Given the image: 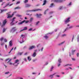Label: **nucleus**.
Here are the masks:
<instances>
[{
    "mask_svg": "<svg viewBox=\"0 0 79 79\" xmlns=\"http://www.w3.org/2000/svg\"><path fill=\"white\" fill-rule=\"evenodd\" d=\"M11 13V12H9L6 14V15H8V16L7 17V18H12L13 17V15H14V14L13 13L11 15H10V13Z\"/></svg>",
    "mask_w": 79,
    "mask_h": 79,
    "instance_id": "nucleus-1",
    "label": "nucleus"
},
{
    "mask_svg": "<svg viewBox=\"0 0 79 79\" xmlns=\"http://www.w3.org/2000/svg\"><path fill=\"white\" fill-rule=\"evenodd\" d=\"M42 11V9H38L32 10H28V11H32L35 12V11Z\"/></svg>",
    "mask_w": 79,
    "mask_h": 79,
    "instance_id": "nucleus-2",
    "label": "nucleus"
},
{
    "mask_svg": "<svg viewBox=\"0 0 79 79\" xmlns=\"http://www.w3.org/2000/svg\"><path fill=\"white\" fill-rule=\"evenodd\" d=\"M19 60H17L15 61V63L12 64H13V65H15V66H17L19 64V63H17L18 62H19Z\"/></svg>",
    "mask_w": 79,
    "mask_h": 79,
    "instance_id": "nucleus-3",
    "label": "nucleus"
},
{
    "mask_svg": "<svg viewBox=\"0 0 79 79\" xmlns=\"http://www.w3.org/2000/svg\"><path fill=\"white\" fill-rule=\"evenodd\" d=\"M52 2H54L56 3H59V2H62V0H52Z\"/></svg>",
    "mask_w": 79,
    "mask_h": 79,
    "instance_id": "nucleus-4",
    "label": "nucleus"
},
{
    "mask_svg": "<svg viewBox=\"0 0 79 79\" xmlns=\"http://www.w3.org/2000/svg\"><path fill=\"white\" fill-rule=\"evenodd\" d=\"M6 20L5 19L3 21V25H2L1 26L2 27H3V26H5V24H6Z\"/></svg>",
    "mask_w": 79,
    "mask_h": 79,
    "instance_id": "nucleus-5",
    "label": "nucleus"
},
{
    "mask_svg": "<svg viewBox=\"0 0 79 79\" xmlns=\"http://www.w3.org/2000/svg\"><path fill=\"white\" fill-rule=\"evenodd\" d=\"M17 30V29H16V27H13L12 28V29L11 30V31H13V32H15V31H16Z\"/></svg>",
    "mask_w": 79,
    "mask_h": 79,
    "instance_id": "nucleus-6",
    "label": "nucleus"
},
{
    "mask_svg": "<svg viewBox=\"0 0 79 79\" xmlns=\"http://www.w3.org/2000/svg\"><path fill=\"white\" fill-rule=\"evenodd\" d=\"M70 19V17L68 18L67 19V20L65 21V23H69V22L70 21V20H69Z\"/></svg>",
    "mask_w": 79,
    "mask_h": 79,
    "instance_id": "nucleus-7",
    "label": "nucleus"
},
{
    "mask_svg": "<svg viewBox=\"0 0 79 79\" xmlns=\"http://www.w3.org/2000/svg\"><path fill=\"white\" fill-rule=\"evenodd\" d=\"M37 51V50H35V52H33V53L32 54V56L33 57H35V56H36V53H35V52Z\"/></svg>",
    "mask_w": 79,
    "mask_h": 79,
    "instance_id": "nucleus-8",
    "label": "nucleus"
},
{
    "mask_svg": "<svg viewBox=\"0 0 79 79\" xmlns=\"http://www.w3.org/2000/svg\"><path fill=\"white\" fill-rule=\"evenodd\" d=\"M0 10L1 11V12H0V13H2V12H5L6 11L8 10V9H5L3 10H2L0 9Z\"/></svg>",
    "mask_w": 79,
    "mask_h": 79,
    "instance_id": "nucleus-9",
    "label": "nucleus"
},
{
    "mask_svg": "<svg viewBox=\"0 0 79 79\" xmlns=\"http://www.w3.org/2000/svg\"><path fill=\"white\" fill-rule=\"evenodd\" d=\"M31 5L29 4H25V8H28V7H30L31 6Z\"/></svg>",
    "mask_w": 79,
    "mask_h": 79,
    "instance_id": "nucleus-10",
    "label": "nucleus"
},
{
    "mask_svg": "<svg viewBox=\"0 0 79 79\" xmlns=\"http://www.w3.org/2000/svg\"><path fill=\"white\" fill-rule=\"evenodd\" d=\"M35 48V46H32L29 48V50H32V49H33V48Z\"/></svg>",
    "mask_w": 79,
    "mask_h": 79,
    "instance_id": "nucleus-11",
    "label": "nucleus"
},
{
    "mask_svg": "<svg viewBox=\"0 0 79 79\" xmlns=\"http://www.w3.org/2000/svg\"><path fill=\"white\" fill-rule=\"evenodd\" d=\"M24 22H26V20H23V21H22V22H20V23H18V24L19 25H20V24H23V23H24Z\"/></svg>",
    "mask_w": 79,
    "mask_h": 79,
    "instance_id": "nucleus-12",
    "label": "nucleus"
},
{
    "mask_svg": "<svg viewBox=\"0 0 79 79\" xmlns=\"http://www.w3.org/2000/svg\"><path fill=\"white\" fill-rule=\"evenodd\" d=\"M42 15L41 14H40L39 15L38 14H36L37 17L38 18H40V16H42Z\"/></svg>",
    "mask_w": 79,
    "mask_h": 79,
    "instance_id": "nucleus-13",
    "label": "nucleus"
},
{
    "mask_svg": "<svg viewBox=\"0 0 79 79\" xmlns=\"http://www.w3.org/2000/svg\"><path fill=\"white\" fill-rule=\"evenodd\" d=\"M9 45L10 47H12L13 46V43H12V41H10L9 43Z\"/></svg>",
    "mask_w": 79,
    "mask_h": 79,
    "instance_id": "nucleus-14",
    "label": "nucleus"
},
{
    "mask_svg": "<svg viewBox=\"0 0 79 79\" xmlns=\"http://www.w3.org/2000/svg\"><path fill=\"white\" fill-rule=\"evenodd\" d=\"M55 75V74H53L52 75H51L49 76L51 78V79L53 78V76Z\"/></svg>",
    "mask_w": 79,
    "mask_h": 79,
    "instance_id": "nucleus-15",
    "label": "nucleus"
},
{
    "mask_svg": "<svg viewBox=\"0 0 79 79\" xmlns=\"http://www.w3.org/2000/svg\"><path fill=\"white\" fill-rule=\"evenodd\" d=\"M55 6V4H54L52 3L51 5L50 6V7H53V6Z\"/></svg>",
    "mask_w": 79,
    "mask_h": 79,
    "instance_id": "nucleus-16",
    "label": "nucleus"
},
{
    "mask_svg": "<svg viewBox=\"0 0 79 79\" xmlns=\"http://www.w3.org/2000/svg\"><path fill=\"white\" fill-rule=\"evenodd\" d=\"M47 2V1L46 0H45L44 1V3L43 4V5H45V4H46V2Z\"/></svg>",
    "mask_w": 79,
    "mask_h": 79,
    "instance_id": "nucleus-17",
    "label": "nucleus"
},
{
    "mask_svg": "<svg viewBox=\"0 0 79 79\" xmlns=\"http://www.w3.org/2000/svg\"><path fill=\"white\" fill-rule=\"evenodd\" d=\"M28 60H29V61H30L31 60V58H30V57L28 56L27 57Z\"/></svg>",
    "mask_w": 79,
    "mask_h": 79,
    "instance_id": "nucleus-18",
    "label": "nucleus"
},
{
    "mask_svg": "<svg viewBox=\"0 0 79 79\" xmlns=\"http://www.w3.org/2000/svg\"><path fill=\"white\" fill-rule=\"evenodd\" d=\"M64 42H65V41H63V42H62V43L59 44V45H62V44H64Z\"/></svg>",
    "mask_w": 79,
    "mask_h": 79,
    "instance_id": "nucleus-19",
    "label": "nucleus"
},
{
    "mask_svg": "<svg viewBox=\"0 0 79 79\" xmlns=\"http://www.w3.org/2000/svg\"><path fill=\"white\" fill-rule=\"evenodd\" d=\"M72 66V64H67L65 65L64 66Z\"/></svg>",
    "mask_w": 79,
    "mask_h": 79,
    "instance_id": "nucleus-20",
    "label": "nucleus"
},
{
    "mask_svg": "<svg viewBox=\"0 0 79 79\" xmlns=\"http://www.w3.org/2000/svg\"><path fill=\"white\" fill-rule=\"evenodd\" d=\"M15 9H21V7H19V6H17L16 7H15Z\"/></svg>",
    "mask_w": 79,
    "mask_h": 79,
    "instance_id": "nucleus-21",
    "label": "nucleus"
},
{
    "mask_svg": "<svg viewBox=\"0 0 79 79\" xmlns=\"http://www.w3.org/2000/svg\"><path fill=\"white\" fill-rule=\"evenodd\" d=\"M23 29L24 31H26V30H27V27H24Z\"/></svg>",
    "mask_w": 79,
    "mask_h": 79,
    "instance_id": "nucleus-22",
    "label": "nucleus"
},
{
    "mask_svg": "<svg viewBox=\"0 0 79 79\" xmlns=\"http://www.w3.org/2000/svg\"><path fill=\"white\" fill-rule=\"evenodd\" d=\"M10 2L8 3L7 4H6V5L4 7V8H5V7H6L7 6H8V5H9Z\"/></svg>",
    "mask_w": 79,
    "mask_h": 79,
    "instance_id": "nucleus-23",
    "label": "nucleus"
},
{
    "mask_svg": "<svg viewBox=\"0 0 79 79\" xmlns=\"http://www.w3.org/2000/svg\"><path fill=\"white\" fill-rule=\"evenodd\" d=\"M58 61L60 63H61V59H59L58 60Z\"/></svg>",
    "mask_w": 79,
    "mask_h": 79,
    "instance_id": "nucleus-24",
    "label": "nucleus"
},
{
    "mask_svg": "<svg viewBox=\"0 0 79 79\" xmlns=\"http://www.w3.org/2000/svg\"><path fill=\"white\" fill-rule=\"evenodd\" d=\"M33 18H31L30 19V22H32V20L33 19Z\"/></svg>",
    "mask_w": 79,
    "mask_h": 79,
    "instance_id": "nucleus-25",
    "label": "nucleus"
},
{
    "mask_svg": "<svg viewBox=\"0 0 79 79\" xmlns=\"http://www.w3.org/2000/svg\"><path fill=\"white\" fill-rule=\"evenodd\" d=\"M15 19H16V18L14 17V18L12 20V23H13V22H14V21H15Z\"/></svg>",
    "mask_w": 79,
    "mask_h": 79,
    "instance_id": "nucleus-26",
    "label": "nucleus"
},
{
    "mask_svg": "<svg viewBox=\"0 0 79 79\" xmlns=\"http://www.w3.org/2000/svg\"><path fill=\"white\" fill-rule=\"evenodd\" d=\"M28 0H25L24 1V2L26 3H27L28 2Z\"/></svg>",
    "mask_w": 79,
    "mask_h": 79,
    "instance_id": "nucleus-27",
    "label": "nucleus"
},
{
    "mask_svg": "<svg viewBox=\"0 0 79 79\" xmlns=\"http://www.w3.org/2000/svg\"><path fill=\"white\" fill-rule=\"evenodd\" d=\"M3 40V38L2 37L1 38H0V41H1V42H2V40Z\"/></svg>",
    "mask_w": 79,
    "mask_h": 79,
    "instance_id": "nucleus-28",
    "label": "nucleus"
},
{
    "mask_svg": "<svg viewBox=\"0 0 79 79\" xmlns=\"http://www.w3.org/2000/svg\"><path fill=\"white\" fill-rule=\"evenodd\" d=\"M77 42H79V35H78V36H77Z\"/></svg>",
    "mask_w": 79,
    "mask_h": 79,
    "instance_id": "nucleus-29",
    "label": "nucleus"
},
{
    "mask_svg": "<svg viewBox=\"0 0 79 79\" xmlns=\"http://www.w3.org/2000/svg\"><path fill=\"white\" fill-rule=\"evenodd\" d=\"M11 60H12V59H10L9 61H8V62H7V63H8L9 62H10V61H11Z\"/></svg>",
    "mask_w": 79,
    "mask_h": 79,
    "instance_id": "nucleus-30",
    "label": "nucleus"
},
{
    "mask_svg": "<svg viewBox=\"0 0 79 79\" xmlns=\"http://www.w3.org/2000/svg\"><path fill=\"white\" fill-rule=\"evenodd\" d=\"M13 23V22H11V23H10V25H11V26H13V25H14V24H14V23Z\"/></svg>",
    "mask_w": 79,
    "mask_h": 79,
    "instance_id": "nucleus-31",
    "label": "nucleus"
},
{
    "mask_svg": "<svg viewBox=\"0 0 79 79\" xmlns=\"http://www.w3.org/2000/svg\"><path fill=\"white\" fill-rule=\"evenodd\" d=\"M44 37H45V38H46V39H48V36H44Z\"/></svg>",
    "mask_w": 79,
    "mask_h": 79,
    "instance_id": "nucleus-32",
    "label": "nucleus"
},
{
    "mask_svg": "<svg viewBox=\"0 0 79 79\" xmlns=\"http://www.w3.org/2000/svg\"><path fill=\"white\" fill-rule=\"evenodd\" d=\"M6 31V29L5 28H3V32H5Z\"/></svg>",
    "mask_w": 79,
    "mask_h": 79,
    "instance_id": "nucleus-33",
    "label": "nucleus"
},
{
    "mask_svg": "<svg viewBox=\"0 0 79 79\" xmlns=\"http://www.w3.org/2000/svg\"><path fill=\"white\" fill-rule=\"evenodd\" d=\"M52 69H53V66H52L50 69V71H52Z\"/></svg>",
    "mask_w": 79,
    "mask_h": 79,
    "instance_id": "nucleus-34",
    "label": "nucleus"
},
{
    "mask_svg": "<svg viewBox=\"0 0 79 79\" xmlns=\"http://www.w3.org/2000/svg\"><path fill=\"white\" fill-rule=\"evenodd\" d=\"M17 16L18 17H21L22 16V15H17Z\"/></svg>",
    "mask_w": 79,
    "mask_h": 79,
    "instance_id": "nucleus-35",
    "label": "nucleus"
},
{
    "mask_svg": "<svg viewBox=\"0 0 79 79\" xmlns=\"http://www.w3.org/2000/svg\"><path fill=\"white\" fill-rule=\"evenodd\" d=\"M10 73V72H6L5 73V74H9Z\"/></svg>",
    "mask_w": 79,
    "mask_h": 79,
    "instance_id": "nucleus-36",
    "label": "nucleus"
},
{
    "mask_svg": "<svg viewBox=\"0 0 79 79\" xmlns=\"http://www.w3.org/2000/svg\"><path fill=\"white\" fill-rule=\"evenodd\" d=\"M9 60H10V58H7L5 60V61H7Z\"/></svg>",
    "mask_w": 79,
    "mask_h": 79,
    "instance_id": "nucleus-37",
    "label": "nucleus"
},
{
    "mask_svg": "<svg viewBox=\"0 0 79 79\" xmlns=\"http://www.w3.org/2000/svg\"><path fill=\"white\" fill-rule=\"evenodd\" d=\"M74 35H73V38L72 40V42H73V39H74Z\"/></svg>",
    "mask_w": 79,
    "mask_h": 79,
    "instance_id": "nucleus-38",
    "label": "nucleus"
},
{
    "mask_svg": "<svg viewBox=\"0 0 79 79\" xmlns=\"http://www.w3.org/2000/svg\"><path fill=\"white\" fill-rule=\"evenodd\" d=\"M47 10H48V9H47V10L45 11L44 12V15H45V14H46V11H47Z\"/></svg>",
    "mask_w": 79,
    "mask_h": 79,
    "instance_id": "nucleus-39",
    "label": "nucleus"
},
{
    "mask_svg": "<svg viewBox=\"0 0 79 79\" xmlns=\"http://www.w3.org/2000/svg\"><path fill=\"white\" fill-rule=\"evenodd\" d=\"M1 45L2 46L4 45V43H2L1 44Z\"/></svg>",
    "mask_w": 79,
    "mask_h": 79,
    "instance_id": "nucleus-40",
    "label": "nucleus"
},
{
    "mask_svg": "<svg viewBox=\"0 0 79 79\" xmlns=\"http://www.w3.org/2000/svg\"><path fill=\"white\" fill-rule=\"evenodd\" d=\"M62 8H63V7H62V6H60V7H59V9H60V10H62Z\"/></svg>",
    "mask_w": 79,
    "mask_h": 79,
    "instance_id": "nucleus-41",
    "label": "nucleus"
},
{
    "mask_svg": "<svg viewBox=\"0 0 79 79\" xmlns=\"http://www.w3.org/2000/svg\"><path fill=\"white\" fill-rule=\"evenodd\" d=\"M32 28H30V29L28 30L29 31H32Z\"/></svg>",
    "mask_w": 79,
    "mask_h": 79,
    "instance_id": "nucleus-42",
    "label": "nucleus"
},
{
    "mask_svg": "<svg viewBox=\"0 0 79 79\" xmlns=\"http://www.w3.org/2000/svg\"><path fill=\"white\" fill-rule=\"evenodd\" d=\"M23 52L19 53V55H21L22 54H23Z\"/></svg>",
    "mask_w": 79,
    "mask_h": 79,
    "instance_id": "nucleus-43",
    "label": "nucleus"
},
{
    "mask_svg": "<svg viewBox=\"0 0 79 79\" xmlns=\"http://www.w3.org/2000/svg\"><path fill=\"white\" fill-rule=\"evenodd\" d=\"M72 60H73V61H75V60H76V59L74 58H72Z\"/></svg>",
    "mask_w": 79,
    "mask_h": 79,
    "instance_id": "nucleus-44",
    "label": "nucleus"
},
{
    "mask_svg": "<svg viewBox=\"0 0 79 79\" xmlns=\"http://www.w3.org/2000/svg\"><path fill=\"white\" fill-rule=\"evenodd\" d=\"M21 36L22 37H23V38H24V35H22Z\"/></svg>",
    "mask_w": 79,
    "mask_h": 79,
    "instance_id": "nucleus-45",
    "label": "nucleus"
},
{
    "mask_svg": "<svg viewBox=\"0 0 79 79\" xmlns=\"http://www.w3.org/2000/svg\"><path fill=\"white\" fill-rule=\"evenodd\" d=\"M4 40L5 42H7V40H6V39H4Z\"/></svg>",
    "mask_w": 79,
    "mask_h": 79,
    "instance_id": "nucleus-46",
    "label": "nucleus"
},
{
    "mask_svg": "<svg viewBox=\"0 0 79 79\" xmlns=\"http://www.w3.org/2000/svg\"><path fill=\"white\" fill-rule=\"evenodd\" d=\"M66 35L65 34H63L62 35V37H64V36H66Z\"/></svg>",
    "mask_w": 79,
    "mask_h": 79,
    "instance_id": "nucleus-47",
    "label": "nucleus"
},
{
    "mask_svg": "<svg viewBox=\"0 0 79 79\" xmlns=\"http://www.w3.org/2000/svg\"><path fill=\"white\" fill-rule=\"evenodd\" d=\"M40 22L39 21H38L36 23V25H37Z\"/></svg>",
    "mask_w": 79,
    "mask_h": 79,
    "instance_id": "nucleus-48",
    "label": "nucleus"
},
{
    "mask_svg": "<svg viewBox=\"0 0 79 79\" xmlns=\"http://www.w3.org/2000/svg\"><path fill=\"white\" fill-rule=\"evenodd\" d=\"M9 64H10V65H12V64H12L11 62H10Z\"/></svg>",
    "mask_w": 79,
    "mask_h": 79,
    "instance_id": "nucleus-49",
    "label": "nucleus"
},
{
    "mask_svg": "<svg viewBox=\"0 0 79 79\" xmlns=\"http://www.w3.org/2000/svg\"><path fill=\"white\" fill-rule=\"evenodd\" d=\"M24 60L25 61H27V60L26 58L24 59Z\"/></svg>",
    "mask_w": 79,
    "mask_h": 79,
    "instance_id": "nucleus-50",
    "label": "nucleus"
},
{
    "mask_svg": "<svg viewBox=\"0 0 79 79\" xmlns=\"http://www.w3.org/2000/svg\"><path fill=\"white\" fill-rule=\"evenodd\" d=\"M76 50H73L72 51V53H74V52H75Z\"/></svg>",
    "mask_w": 79,
    "mask_h": 79,
    "instance_id": "nucleus-51",
    "label": "nucleus"
},
{
    "mask_svg": "<svg viewBox=\"0 0 79 79\" xmlns=\"http://www.w3.org/2000/svg\"><path fill=\"white\" fill-rule=\"evenodd\" d=\"M77 57H79V53H77Z\"/></svg>",
    "mask_w": 79,
    "mask_h": 79,
    "instance_id": "nucleus-52",
    "label": "nucleus"
},
{
    "mask_svg": "<svg viewBox=\"0 0 79 79\" xmlns=\"http://www.w3.org/2000/svg\"><path fill=\"white\" fill-rule=\"evenodd\" d=\"M29 23V21L27 20L25 21V23Z\"/></svg>",
    "mask_w": 79,
    "mask_h": 79,
    "instance_id": "nucleus-53",
    "label": "nucleus"
},
{
    "mask_svg": "<svg viewBox=\"0 0 79 79\" xmlns=\"http://www.w3.org/2000/svg\"><path fill=\"white\" fill-rule=\"evenodd\" d=\"M71 3H72L71 2H70L69 4V5H71Z\"/></svg>",
    "mask_w": 79,
    "mask_h": 79,
    "instance_id": "nucleus-54",
    "label": "nucleus"
},
{
    "mask_svg": "<svg viewBox=\"0 0 79 79\" xmlns=\"http://www.w3.org/2000/svg\"><path fill=\"white\" fill-rule=\"evenodd\" d=\"M43 49H44V48H42L41 49V52H43Z\"/></svg>",
    "mask_w": 79,
    "mask_h": 79,
    "instance_id": "nucleus-55",
    "label": "nucleus"
},
{
    "mask_svg": "<svg viewBox=\"0 0 79 79\" xmlns=\"http://www.w3.org/2000/svg\"><path fill=\"white\" fill-rule=\"evenodd\" d=\"M27 52H26L24 54V55H27Z\"/></svg>",
    "mask_w": 79,
    "mask_h": 79,
    "instance_id": "nucleus-56",
    "label": "nucleus"
},
{
    "mask_svg": "<svg viewBox=\"0 0 79 79\" xmlns=\"http://www.w3.org/2000/svg\"><path fill=\"white\" fill-rule=\"evenodd\" d=\"M5 47L6 48H7V45H6V44L5 45Z\"/></svg>",
    "mask_w": 79,
    "mask_h": 79,
    "instance_id": "nucleus-57",
    "label": "nucleus"
},
{
    "mask_svg": "<svg viewBox=\"0 0 79 79\" xmlns=\"http://www.w3.org/2000/svg\"><path fill=\"white\" fill-rule=\"evenodd\" d=\"M24 42V41L23 40V41H22V42H20V44H22V43H23V42Z\"/></svg>",
    "mask_w": 79,
    "mask_h": 79,
    "instance_id": "nucleus-58",
    "label": "nucleus"
},
{
    "mask_svg": "<svg viewBox=\"0 0 79 79\" xmlns=\"http://www.w3.org/2000/svg\"><path fill=\"white\" fill-rule=\"evenodd\" d=\"M20 3V2L19 1H18L17 2V4H18V3Z\"/></svg>",
    "mask_w": 79,
    "mask_h": 79,
    "instance_id": "nucleus-59",
    "label": "nucleus"
},
{
    "mask_svg": "<svg viewBox=\"0 0 79 79\" xmlns=\"http://www.w3.org/2000/svg\"><path fill=\"white\" fill-rule=\"evenodd\" d=\"M24 31L23 29L20 30V32H22V31Z\"/></svg>",
    "mask_w": 79,
    "mask_h": 79,
    "instance_id": "nucleus-60",
    "label": "nucleus"
},
{
    "mask_svg": "<svg viewBox=\"0 0 79 79\" xmlns=\"http://www.w3.org/2000/svg\"><path fill=\"white\" fill-rule=\"evenodd\" d=\"M60 64H59L58 65V67H59V66H60Z\"/></svg>",
    "mask_w": 79,
    "mask_h": 79,
    "instance_id": "nucleus-61",
    "label": "nucleus"
},
{
    "mask_svg": "<svg viewBox=\"0 0 79 79\" xmlns=\"http://www.w3.org/2000/svg\"><path fill=\"white\" fill-rule=\"evenodd\" d=\"M0 60H2V61H3V59H2V58H0Z\"/></svg>",
    "mask_w": 79,
    "mask_h": 79,
    "instance_id": "nucleus-62",
    "label": "nucleus"
},
{
    "mask_svg": "<svg viewBox=\"0 0 79 79\" xmlns=\"http://www.w3.org/2000/svg\"><path fill=\"white\" fill-rule=\"evenodd\" d=\"M36 74V73H32V74Z\"/></svg>",
    "mask_w": 79,
    "mask_h": 79,
    "instance_id": "nucleus-63",
    "label": "nucleus"
},
{
    "mask_svg": "<svg viewBox=\"0 0 79 79\" xmlns=\"http://www.w3.org/2000/svg\"><path fill=\"white\" fill-rule=\"evenodd\" d=\"M3 0H0V2H2Z\"/></svg>",
    "mask_w": 79,
    "mask_h": 79,
    "instance_id": "nucleus-64",
    "label": "nucleus"
}]
</instances>
